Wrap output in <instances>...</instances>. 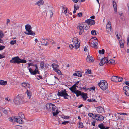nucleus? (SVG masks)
<instances>
[{
	"instance_id": "48",
	"label": "nucleus",
	"mask_w": 129,
	"mask_h": 129,
	"mask_svg": "<svg viewBox=\"0 0 129 129\" xmlns=\"http://www.w3.org/2000/svg\"><path fill=\"white\" fill-rule=\"evenodd\" d=\"M22 128V127L21 126H17L15 127V128L16 129H21Z\"/></svg>"
},
{
	"instance_id": "50",
	"label": "nucleus",
	"mask_w": 129,
	"mask_h": 129,
	"mask_svg": "<svg viewBox=\"0 0 129 129\" xmlns=\"http://www.w3.org/2000/svg\"><path fill=\"white\" fill-rule=\"evenodd\" d=\"M127 44L128 46H129V35L127 39Z\"/></svg>"
},
{
	"instance_id": "24",
	"label": "nucleus",
	"mask_w": 129,
	"mask_h": 129,
	"mask_svg": "<svg viewBox=\"0 0 129 129\" xmlns=\"http://www.w3.org/2000/svg\"><path fill=\"white\" fill-rule=\"evenodd\" d=\"M112 4L113 7L114 11L116 13L117 12V5L116 2H115L114 0H113Z\"/></svg>"
},
{
	"instance_id": "9",
	"label": "nucleus",
	"mask_w": 129,
	"mask_h": 129,
	"mask_svg": "<svg viewBox=\"0 0 129 129\" xmlns=\"http://www.w3.org/2000/svg\"><path fill=\"white\" fill-rule=\"evenodd\" d=\"M123 92L126 96H129V87L125 86L123 88Z\"/></svg>"
},
{
	"instance_id": "54",
	"label": "nucleus",
	"mask_w": 129,
	"mask_h": 129,
	"mask_svg": "<svg viewBox=\"0 0 129 129\" xmlns=\"http://www.w3.org/2000/svg\"><path fill=\"white\" fill-rule=\"evenodd\" d=\"M69 122V121H65L62 122V124H66L67 123H68Z\"/></svg>"
},
{
	"instance_id": "12",
	"label": "nucleus",
	"mask_w": 129,
	"mask_h": 129,
	"mask_svg": "<svg viewBox=\"0 0 129 129\" xmlns=\"http://www.w3.org/2000/svg\"><path fill=\"white\" fill-rule=\"evenodd\" d=\"M106 30L108 33H109L112 31L111 23L109 21L108 23L106 26Z\"/></svg>"
},
{
	"instance_id": "49",
	"label": "nucleus",
	"mask_w": 129,
	"mask_h": 129,
	"mask_svg": "<svg viewBox=\"0 0 129 129\" xmlns=\"http://www.w3.org/2000/svg\"><path fill=\"white\" fill-rule=\"evenodd\" d=\"M30 88V84L28 83H27L26 86L25 88Z\"/></svg>"
},
{
	"instance_id": "60",
	"label": "nucleus",
	"mask_w": 129,
	"mask_h": 129,
	"mask_svg": "<svg viewBox=\"0 0 129 129\" xmlns=\"http://www.w3.org/2000/svg\"><path fill=\"white\" fill-rule=\"evenodd\" d=\"M46 43L45 44H42L41 45L44 46H46L48 44V43L46 41Z\"/></svg>"
},
{
	"instance_id": "46",
	"label": "nucleus",
	"mask_w": 129,
	"mask_h": 129,
	"mask_svg": "<svg viewBox=\"0 0 129 129\" xmlns=\"http://www.w3.org/2000/svg\"><path fill=\"white\" fill-rule=\"evenodd\" d=\"M27 83L25 82L23 83H22V85L23 87L26 88V86Z\"/></svg>"
},
{
	"instance_id": "32",
	"label": "nucleus",
	"mask_w": 129,
	"mask_h": 129,
	"mask_svg": "<svg viewBox=\"0 0 129 129\" xmlns=\"http://www.w3.org/2000/svg\"><path fill=\"white\" fill-rule=\"evenodd\" d=\"M26 60L24 59H22L19 58V64L21 63H26Z\"/></svg>"
},
{
	"instance_id": "40",
	"label": "nucleus",
	"mask_w": 129,
	"mask_h": 129,
	"mask_svg": "<svg viewBox=\"0 0 129 129\" xmlns=\"http://www.w3.org/2000/svg\"><path fill=\"white\" fill-rule=\"evenodd\" d=\"M105 52V50L104 49H102V50H99V54H104Z\"/></svg>"
},
{
	"instance_id": "33",
	"label": "nucleus",
	"mask_w": 129,
	"mask_h": 129,
	"mask_svg": "<svg viewBox=\"0 0 129 129\" xmlns=\"http://www.w3.org/2000/svg\"><path fill=\"white\" fill-rule=\"evenodd\" d=\"M128 114L126 113H121V120H124L125 119L126 117V116H123V115H128Z\"/></svg>"
},
{
	"instance_id": "10",
	"label": "nucleus",
	"mask_w": 129,
	"mask_h": 129,
	"mask_svg": "<svg viewBox=\"0 0 129 129\" xmlns=\"http://www.w3.org/2000/svg\"><path fill=\"white\" fill-rule=\"evenodd\" d=\"M111 80L115 82H118L121 81V78L117 76H112L111 78Z\"/></svg>"
},
{
	"instance_id": "58",
	"label": "nucleus",
	"mask_w": 129,
	"mask_h": 129,
	"mask_svg": "<svg viewBox=\"0 0 129 129\" xmlns=\"http://www.w3.org/2000/svg\"><path fill=\"white\" fill-rule=\"evenodd\" d=\"M124 83L126 85L129 86V81H125Z\"/></svg>"
},
{
	"instance_id": "30",
	"label": "nucleus",
	"mask_w": 129,
	"mask_h": 129,
	"mask_svg": "<svg viewBox=\"0 0 129 129\" xmlns=\"http://www.w3.org/2000/svg\"><path fill=\"white\" fill-rule=\"evenodd\" d=\"M7 83V81L3 80H0V85H5Z\"/></svg>"
},
{
	"instance_id": "55",
	"label": "nucleus",
	"mask_w": 129,
	"mask_h": 129,
	"mask_svg": "<svg viewBox=\"0 0 129 129\" xmlns=\"http://www.w3.org/2000/svg\"><path fill=\"white\" fill-rule=\"evenodd\" d=\"M90 27V26H86V27H84V29L85 30H87Z\"/></svg>"
},
{
	"instance_id": "52",
	"label": "nucleus",
	"mask_w": 129,
	"mask_h": 129,
	"mask_svg": "<svg viewBox=\"0 0 129 129\" xmlns=\"http://www.w3.org/2000/svg\"><path fill=\"white\" fill-rule=\"evenodd\" d=\"M88 47L87 46H86L85 47V48L84 49V51H86L88 50Z\"/></svg>"
},
{
	"instance_id": "37",
	"label": "nucleus",
	"mask_w": 129,
	"mask_h": 129,
	"mask_svg": "<svg viewBox=\"0 0 129 129\" xmlns=\"http://www.w3.org/2000/svg\"><path fill=\"white\" fill-rule=\"evenodd\" d=\"M16 40H13L11 41L10 42V43L11 45H14L16 43Z\"/></svg>"
},
{
	"instance_id": "64",
	"label": "nucleus",
	"mask_w": 129,
	"mask_h": 129,
	"mask_svg": "<svg viewBox=\"0 0 129 129\" xmlns=\"http://www.w3.org/2000/svg\"><path fill=\"white\" fill-rule=\"evenodd\" d=\"M74 8L76 10H77L78 9V7H77L75 5L74 6Z\"/></svg>"
},
{
	"instance_id": "23",
	"label": "nucleus",
	"mask_w": 129,
	"mask_h": 129,
	"mask_svg": "<svg viewBox=\"0 0 129 129\" xmlns=\"http://www.w3.org/2000/svg\"><path fill=\"white\" fill-rule=\"evenodd\" d=\"M44 1L43 0H39L35 3V5L39 6L43 4Z\"/></svg>"
},
{
	"instance_id": "45",
	"label": "nucleus",
	"mask_w": 129,
	"mask_h": 129,
	"mask_svg": "<svg viewBox=\"0 0 129 129\" xmlns=\"http://www.w3.org/2000/svg\"><path fill=\"white\" fill-rule=\"evenodd\" d=\"M44 63L43 62H41V63H40V66L42 68H44Z\"/></svg>"
},
{
	"instance_id": "22",
	"label": "nucleus",
	"mask_w": 129,
	"mask_h": 129,
	"mask_svg": "<svg viewBox=\"0 0 129 129\" xmlns=\"http://www.w3.org/2000/svg\"><path fill=\"white\" fill-rule=\"evenodd\" d=\"M16 122H17L18 123L20 124H22L23 122L22 119L18 117H16Z\"/></svg>"
},
{
	"instance_id": "15",
	"label": "nucleus",
	"mask_w": 129,
	"mask_h": 129,
	"mask_svg": "<svg viewBox=\"0 0 129 129\" xmlns=\"http://www.w3.org/2000/svg\"><path fill=\"white\" fill-rule=\"evenodd\" d=\"M103 117L101 115L96 114V120L100 121H102L104 120Z\"/></svg>"
},
{
	"instance_id": "8",
	"label": "nucleus",
	"mask_w": 129,
	"mask_h": 129,
	"mask_svg": "<svg viewBox=\"0 0 129 129\" xmlns=\"http://www.w3.org/2000/svg\"><path fill=\"white\" fill-rule=\"evenodd\" d=\"M19 57L18 56H16L13 58L10 61V62L15 64L17 63L19 64Z\"/></svg>"
},
{
	"instance_id": "36",
	"label": "nucleus",
	"mask_w": 129,
	"mask_h": 129,
	"mask_svg": "<svg viewBox=\"0 0 129 129\" xmlns=\"http://www.w3.org/2000/svg\"><path fill=\"white\" fill-rule=\"evenodd\" d=\"M54 71L59 75H61V72L59 69H57H57L56 70H55Z\"/></svg>"
},
{
	"instance_id": "4",
	"label": "nucleus",
	"mask_w": 129,
	"mask_h": 129,
	"mask_svg": "<svg viewBox=\"0 0 129 129\" xmlns=\"http://www.w3.org/2000/svg\"><path fill=\"white\" fill-rule=\"evenodd\" d=\"M58 96H63L65 99H68L67 97H68L69 95L66 93V91L65 89L64 90H62L60 92L58 91L57 94Z\"/></svg>"
},
{
	"instance_id": "59",
	"label": "nucleus",
	"mask_w": 129,
	"mask_h": 129,
	"mask_svg": "<svg viewBox=\"0 0 129 129\" xmlns=\"http://www.w3.org/2000/svg\"><path fill=\"white\" fill-rule=\"evenodd\" d=\"M92 118L93 119H96V114L94 115V114H93V116L92 117Z\"/></svg>"
},
{
	"instance_id": "61",
	"label": "nucleus",
	"mask_w": 129,
	"mask_h": 129,
	"mask_svg": "<svg viewBox=\"0 0 129 129\" xmlns=\"http://www.w3.org/2000/svg\"><path fill=\"white\" fill-rule=\"evenodd\" d=\"M92 40H94L93 41H95L96 40H97V38L96 37H94L92 38Z\"/></svg>"
},
{
	"instance_id": "29",
	"label": "nucleus",
	"mask_w": 129,
	"mask_h": 129,
	"mask_svg": "<svg viewBox=\"0 0 129 129\" xmlns=\"http://www.w3.org/2000/svg\"><path fill=\"white\" fill-rule=\"evenodd\" d=\"M81 95L82 97L84 100H86L87 97V94L84 93H82Z\"/></svg>"
},
{
	"instance_id": "14",
	"label": "nucleus",
	"mask_w": 129,
	"mask_h": 129,
	"mask_svg": "<svg viewBox=\"0 0 129 129\" xmlns=\"http://www.w3.org/2000/svg\"><path fill=\"white\" fill-rule=\"evenodd\" d=\"M83 26H84L79 25L77 27V28L79 30V34L80 35H81L84 31Z\"/></svg>"
},
{
	"instance_id": "13",
	"label": "nucleus",
	"mask_w": 129,
	"mask_h": 129,
	"mask_svg": "<svg viewBox=\"0 0 129 129\" xmlns=\"http://www.w3.org/2000/svg\"><path fill=\"white\" fill-rule=\"evenodd\" d=\"M101 60V61L99 63V65L100 66H102L105 63L107 62L108 59L107 57H105Z\"/></svg>"
},
{
	"instance_id": "21",
	"label": "nucleus",
	"mask_w": 129,
	"mask_h": 129,
	"mask_svg": "<svg viewBox=\"0 0 129 129\" xmlns=\"http://www.w3.org/2000/svg\"><path fill=\"white\" fill-rule=\"evenodd\" d=\"M96 111L98 113H101L102 112H104V110L102 107H99L96 108Z\"/></svg>"
},
{
	"instance_id": "62",
	"label": "nucleus",
	"mask_w": 129,
	"mask_h": 129,
	"mask_svg": "<svg viewBox=\"0 0 129 129\" xmlns=\"http://www.w3.org/2000/svg\"><path fill=\"white\" fill-rule=\"evenodd\" d=\"M95 122L93 121L91 123V124L93 126H95Z\"/></svg>"
},
{
	"instance_id": "5",
	"label": "nucleus",
	"mask_w": 129,
	"mask_h": 129,
	"mask_svg": "<svg viewBox=\"0 0 129 129\" xmlns=\"http://www.w3.org/2000/svg\"><path fill=\"white\" fill-rule=\"evenodd\" d=\"M73 42L74 46L75 48L77 49L80 46V42L78 40V39L76 38H73Z\"/></svg>"
},
{
	"instance_id": "28",
	"label": "nucleus",
	"mask_w": 129,
	"mask_h": 129,
	"mask_svg": "<svg viewBox=\"0 0 129 129\" xmlns=\"http://www.w3.org/2000/svg\"><path fill=\"white\" fill-rule=\"evenodd\" d=\"M73 92L76 94L77 97H78L80 95H81L82 93L81 91L78 90H76L75 91H73Z\"/></svg>"
},
{
	"instance_id": "26",
	"label": "nucleus",
	"mask_w": 129,
	"mask_h": 129,
	"mask_svg": "<svg viewBox=\"0 0 129 129\" xmlns=\"http://www.w3.org/2000/svg\"><path fill=\"white\" fill-rule=\"evenodd\" d=\"M78 87L77 86H76L74 85L72 87L69 88V89L73 92V91H76V87Z\"/></svg>"
},
{
	"instance_id": "34",
	"label": "nucleus",
	"mask_w": 129,
	"mask_h": 129,
	"mask_svg": "<svg viewBox=\"0 0 129 129\" xmlns=\"http://www.w3.org/2000/svg\"><path fill=\"white\" fill-rule=\"evenodd\" d=\"M18 117L22 119L24 118V115L22 113H19V114Z\"/></svg>"
},
{
	"instance_id": "11",
	"label": "nucleus",
	"mask_w": 129,
	"mask_h": 129,
	"mask_svg": "<svg viewBox=\"0 0 129 129\" xmlns=\"http://www.w3.org/2000/svg\"><path fill=\"white\" fill-rule=\"evenodd\" d=\"M85 22L86 23H87L88 25L90 26L94 24L95 23V21L94 20L90 19H88L86 20L85 21Z\"/></svg>"
},
{
	"instance_id": "18",
	"label": "nucleus",
	"mask_w": 129,
	"mask_h": 129,
	"mask_svg": "<svg viewBox=\"0 0 129 129\" xmlns=\"http://www.w3.org/2000/svg\"><path fill=\"white\" fill-rule=\"evenodd\" d=\"M87 61L89 62H93V59L92 56L89 55L87 56L86 58Z\"/></svg>"
},
{
	"instance_id": "43",
	"label": "nucleus",
	"mask_w": 129,
	"mask_h": 129,
	"mask_svg": "<svg viewBox=\"0 0 129 129\" xmlns=\"http://www.w3.org/2000/svg\"><path fill=\"white\" fill-rule=\"evenodd\" d=\"M5 48V46H4L0 45V51L3 50Z\"/></svg>"
},
{
	"instance_id": "27",
	"label": "nucleus",
	"mask_w": 129,
	"mask_h": 129,
	"mask_svg": "<svg viewBox=\"0 0 129 129\" xmlns=\"http://www.w3.org/2000/svg\"><path fill=\"white\" fill-rule=\"evenodd\" d=\"M9 120L11 122H16V117H12L9 118Z\"/></svg>"
},
{
	"instance_id": "31",
	"label": "nucleus",
	"mask_w": 129,
	"mask_h": 129,
	"mask_svg": "<svg viewBox=\"0 0 129 129\" xmlns=\"http://www.w3.org/2000/svg\"><path fill=\"white\" fill-rule=\"evenodd\" d=\"M26 93L27 94L28 97V98H30L31 96L32 95L31 92L29 91L28 90H27Z\"/></svg>"
},
{
	"instance_id": "7",
	"label": "nucleus",
	"mask_w": 129,
	"mask_h": 129,
	"mask_svg": "<svg viewBox=\"0 0 129 129\" xmlns=\"http://www.w3.org/2000/svg\"><path fill=\"white\" fill-rule=\"evenodd\" d=\"M22 101V98L20 97L19 95L17 96L14 98V103L17 104H20L21 103Z\"/></svg>"
},
{
	"instance_id": "56",
	"label": "nucleus",
	"mask_w": 129,
	"mask_h": 129,
	"mask_svg": "<svg viewBox=\"0 0 129 129\" xmlns=\"http://www.w3.org/2000/svg\"><path fill=\"white\" fill-rule=\"evenodd\" d=\"M91 71L89 70H87V71L86 72V73L87 74H91Z\"/></svg>"
},
{
	"instance_id": "25",
	"label": "nucleus",
	"mask_w": 129,
	"mask_h": 129,
	"mask_svg": "<svg viewBox=\"0 0 129 129\" xmlns=\"http://www.w3.org/2000/svg\"><path fill=\"white\" fill-rule=\"evenodd\" d=\"M51 66L54 71L59 69V65L57 64L53 63L52 64Z\"/></svg>"
},
{
	"instance_id": "47",
	"label": "nucleus",
	"mask_w": 129,
	"mask_h": 129,
	"mask_svg": "<svg viewBox=\"0 0 129 129\" xmlns=\"http://www.w3.org/2000/svg\"><path fill=\"white\" fill-rule=\"evenodd\" d=\"M48 12H49V13L51 17H52V16L53 15V13L52 12V11L51 10H49L48 11Z\"/></svg>"
},
{
	"instance_id": "57",
	"label": "nucleus",
	"mask_w": 129,
	"mask_h": 129,
	"mask_svg": "<svg viewBox=\"0 0 129 129\" xmlns=\"http://www.w3.org/2000/svg\"><path fill=\"white\" fill-rule=\"evenodd\" d=\"M69 47L71 49H72L74 47V46L72 44H70L69 45Z\"/></svg>"
},
{
	"instance_id": "63",
	"label": "nucleus",
	"mask_w": 129,
	"mask_h": 129,
	"mask_svg": "<svg viewBox=\"0 0 129 129\" xmlns=\"http://www.w3.org/2000/svg\"><path fill=\"white\" fill-rule=\"evenodd\" d=\"M3 113L5 114H7V110H4L3 111Z\"/></svg>"
},
{
	"instance_id": "41",
	"label": "nucleus",
	"mask_w": 129,
	"mask_h": 129,
	"mask_svg": "<svg viewBox=\"0 0 129 129\" xmlns=\"http://www.w3.org/2000/svg\"><path fill=\"white\" fill-rule=\"evenodd\" d=\"M79 128H83V124L82 123L80 122L79 123Z\"/></svg>"
},
{
	"instance_id": "38",
	"label": "nucleus",
	"mask_w": 129,
	"mask_h": 129,
	"mask_svg": "<svg viewBox=\"0 0 129 129\" xmlns=\"http://www.w3.org/2000/svg\"><path fill=\"white\" fill-rule=\"evenodd\" d=\"M77 76L79 77H81L82 76V74L80 71L77 72Z\"/></svg>"
},
{
	"instance_id": "20",
	"label": "nucleus",
	"mask_w": 129,
	"mask_h": 129,
	"mask_svg": "<svg viewBox=\"0 0 129 129\" xmlns=\"http://www.w3.org/2000/svg\"><path fill=\"white\" fill-rule=\"evenodd\" d=\"M98 127L100 129H109L110 127H106L104 126L103 123L100 124L98 125Z\"/></svg>"
},
{
	"instance_id": "1",
	"label": "nucleus",
	"mask_w": 129,
	"mask_h": 129,
	"mask_svg": "<svg viewBox=\"0 0 129 129\" xmlns=\"http://www.w3.org/2000/svg\"><path fill=\"white\" fill-rule=\"evenodd\" d=\"M98 85L101 89L103 90H106L108 88V84L105 80H102L98 83Z\"/></svg>"
},
{
	"instance_id": "2",
	"label": "nucleus",
	"mask_w": 129,
	"mask_h": 129,
	"mask_svg": "<svg viewBox=\"0 0 129 129\" xmlns=\"http://www.w3.org/2000/svg\"><path fill=\"white\" fill-rule=\"evenodd\" d=\"M25 29L27 32H25V33L26 34L28 35L34 36L35 35V32H34L32 31L31 30V26L29 24L26 25L25 26Z\"/></svg>"
},
{
	"instance_id": "19",
	"label": "nucleus",
	"mask_w": 129,
	"mask_h": 129,
	"mask_svg": "<svg viewBox=\"0 0 129 129\" xmlns=\"http://www.w3.org/2000/svg\"><path fill=\"white\" fill-rule=\"evenodd\" d=\"M93 42L92 43H91L92 44V46L94 48H97V45L98 43V40H96L95 41H93Z\"/></svg>"
},
{
	"instance_id": "17",
	"label": "nucleus",
	"mask_w": 129,
	"mask_h": 129,
	"mask_svg": "<svg viewBox=\"0 0 129 129\" xmlns=\"http://www.w3.org/2000/svg\"><path fill=\"white\" fill-rule=\"evenodd\" d=\"M52 106V104H47L46 105V109L49 111H51V108Z\"/></svg>"
},
{
	"instance_id": "44",
	"label": "nucleus",
	"mask_w": 129,
	"mask_h": 129,
	"mask_svg": "<svg viewBox=\"0 0 129 129\" xmlns=\"http://www.w3.org/2000/svg\"><path fill=\"white\" fill-rule=\"evenodd\" d=\"M91 34L92 35H97L95 30H92L91 31Z\"/></svg>"
},
{
	"instance_id": "42",
	"label": "nucleus",
	"mask_w": 129,
	"mask_h": 129,
	"mask_svg": "<svg viewBox=\"0 0 129 129\" xmlns=\"http://www.w3.org/2000/svg\"><path fill=\"white\" fill-rule=\"evenodd\" d=\"M4 36V34L3 32L1 31H0V39L2 38Z\"/></svg>"
},
{
	"instance_id": "39",
	"label": "nucleus",
	"mask_w": 129,
	"mask_h": 129,
	"mask_svg": "<svg viewBox=\"0 0 129 129\" xmlns=\"http://www.w3.org/2000/svg\"><path fill=\"white\" fill-rule=\"evenodd\" d=\"M109 63L112 64H114L115 63V61L114 60H110L108 61Z\"/></svg>"
},
{
	"instance_id": "51",
	"label": "nucleus",
	"mask_w": 129,
	"mask_h": 129,
	"mask_svg": "<svg viewBox=\"0 0 129 129\" xmlns=\"http://www.w3.org/2000/svg\"><path fill=\"white\" fill-rule=\"evenodd\" d=\"M77 15L78 17H80L82 16V13L80 12Z\"/></svg>"
},
{
	"instance_id": "6",
	"label": "nucleus",
	"mask_w": 129,
	"mask_h": 129,
	"mask_svg": "<svg viewBox=\"0 0 129 129\" xmlns=\"http://www.w3.org/2000/svg\"><path fill=\"white\" fill-rule=\"evenodd\" d=\"M52 112L54 116H56L57 114L59 113L57 107L52 104V106L51 108Z\"/></svg>"
},
{
	"instance_id": "35",
	"label": "nucleus",
	"mask_w": 129,
	"mask_h": 129,
	"mask_svg": "<svg viewBox=\"0 0 129 129\" xmlns=\"http://www.w3.org/2000/svg\"><path fill=\"white\" fill-rule=\"evenodd\" d=\"M121 115V114L120 113H117V114H116L115 115L116 117L117 118L118 117V119H117L118 120H119V119L120 118L121 116H120V115Z\"/></svg>"
},
{
	"instance_id": "16",
	"label": "nucleus",
	"mask_w": 129,
	"mask_h": 129,
	"mask_svg": "<svg viewBox=\"0 0 129 129\" xmlns=\"http://www.w3.org/2000/svg\"><path fill=\"white\" fill-rule=\"evenodd\" d=\"M121 107L123 108V109L127 108L128 107V103L126 101H123L121 103Z\"/></svg>"
},
{
	"instance_id": "3",
	"label": "nucleus",
	"mask_w": 129,
	"mask_h": 129,
	"mask_svg": "<svg viewBox=\"0 0 129 129\" xmlns=\"http://www.w3.org/2000/svg\"><path fill=\"white\" fill-rule=\"evenodd\" d=\"M29 66H30L31 65H32L33 66H34L35 67V70L34 71L31 68H30L29 69V72H30L31 74L32 75H35L38 72V68L37 67V65L35 64V65H33L31 63H29L28 64Z\"/></svg>"
},
{
	"instance_id": "53",
	"label": "nucleus",
	"mask_w": 129,
	"mask_h": 129,
	"mask_svg": "<svg viewBox=\"0 0 129 129\" xmlns=\"http://www.w3.org/2000/svg\"><path fill=\"white\" fill-rule=\"evenodd\" d=\"M88 115L90 117H92L93 115V114L92 113H89Z\"/></svg>"
}]
</instances>
